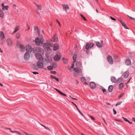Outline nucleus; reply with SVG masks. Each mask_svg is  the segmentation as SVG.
<instances>
[{
    "label": "nucleus",
    "instance_id": "f257e3e1",
    "mask_svg": "<svg viewBox=\"0 0 135 135\" xmlns=\"http://www.w3.org/2000/svg\"><path fill=\"white\" fill-rule=\"evenodd\" d=\"M43 41V39L41 37L39 38L38 37H37L35 38V42L36 45L38 46L39 45L41 44H42Z\"/></svg>",
    "mask_w": 135,
    "mask_h": 135
},
{
    "label": "nucleus",
    "instance_id": "f03ea898",
    "mask_svg": "<svg viewBox=\"0 0 135 135\" xmlns=\"http://www.w3.org/2000/svg\"><path fill=\"white\" fill-rule=\"evenodd\" d=\"M94 45V43L90 41L89 42L86 43L85 46V49L88 50L89 49L91 48Z\"/></svg>",
    "mask_w": 135,
    "mask_h": 135
},
{
    "label": "nucleus",
    "instance_id": "7ed1b4c3",
    "mask_svg": "<svg viewBox=\"0 0 135 135\" xmlns=\"http://www.w3.org/2000/svg\"><path fill=\"white\" fill-rule=\"evenodd\" d=\"M61 58V54L59 53L57 54L54 57V59L55 61H57Z\"/></svg>",
    "mask_w": 135,
    "mask_h": 135
},
{
    "label": "nucleus",
    "instance_id": "20e7f679",
    "mask_svg": "<svg viewBox=\"0 0 135 135\" xmlns=\"http://www.w3.org/2000/svg\"><path fill=\"white\" fill-rule=\"evenodd\" d=\"M37 67L40 68H42L44 66L43 62L41 60L38 61L36 64Z\"/></svg>",
    "mask_w": 135,
    "mask_h": 135
},
{
    "label": "nucleus",
    "instance_id": "39448f33",
    "mask_svg": "<svg viewBox=\"0 0 135 135\" xmlns=\"http://www.w3.org/2000/svg\"><path fill=\"white\" fill-rule=\"evenodd\" d=\"M35 56L36 58L38 60H41L42 59V57L41 55L39 53H36Z\"/></svg>",
    "mask_w": 135,
    "mask_h": 135
},
{
    "label": "nucleus",
    "instance_id": "423d86ee",
    "mask_svg": "<svg viewBox=\"0 0 135 135\" xmlns=\"http://www.w3.org/2000/svg\"><path fill=\"white\" fill-rule=\"evenodd\" d=\"M107 59L109 63L110 64H112L113 63V59L111 56L108 55L107 57Z\"/></svg>",
    "mask_w": 135,
    "mask_h": 135
},
{
    "label": "nucleus",
    "instance_id": "0eeeda50",
    "mask_svg": "<svg viewBox=\"0 0 135 135\" xmlns=\"http://www.w3.org/2000/svg\"><path fill=\"white\" fill-rule=\"evenodd\" d=\"M30 57L29 53L27 52L25 54L24 56V59L25 60H28Z\"/></svg>",
    "mask_w": 135,
    "mask_h": 135
},
{
    "label": "nucleus",
    "instance_id": "6e6552de",
    "mask_svg": "<svg viewBox=\"0 0 135 135\" xmlns=\"http://www.w3.org/2000/svg\"><path fill=\"white\" fill-rule=\"evenodd\" d=\"M110 79L111 81L114 83H116L118 81H119V80L120 79V78H119L117 80L115 78L114 76H111Z\"/></svg>",
    "mask_w": 135,
    "mask_h": 135
},
{
    "label": "nucleus",
    "instance_id": "1a4fd4ad",
    "mask_svg": "<svg viewBox=\"0 0 135 135\" xmlns=\"http://www.w3.org/2000/svg\"><path fill=\"white\" fill-rule=\"evenodd\" d=\"M26 50L27 52H31L32 51L31 47L29 45H27L26 46Z\"/></svg>",
    "mask_w": 135,
    "mask_h": 135
},
{
    "label": "nucleus",
    "instance_id": "9d476101",
    "mask_svg": "<svg viewBox=\"0 0 135 135\" xmlns=\"http://www.w3.org/2000/svg\"><path fill=\"white\" fill-rule=\"evenodd\" d=\"M103 42V41L102 40L100 41V42H96V45L98 47H101L102 46Z\"/></svg>",
    "mask_w": 135,
    "mask_h": 135
},
{
    "label": "nucleus",
    "instance_id": "9b49d317",
    "mask_svg": "<svg viewBox=\"0 0 135 135\" xmlns=\"http://www.w3.org/2000/svg\"><path fill=\"white\" fill-rule=\"evenodd\" d=\"M125 63L126 65L127 66H130L131 64V60L129 59H126Z\"/></svg>",
    "mask_w": 135,
    "mask_h": 135
},
{
    "label": "nucleus",
    "instance_id": "f8f14e48",
    "mask_svg": "<svg viewBox=\"0 0 135 135\" xmlns=\"http://www.w3.org/2000/svg\"><path fill=\"white\" fill-rule=\"evenodd\" d=\"M6 42L8 46H11L12 45V41L10 39H7L6 41Z\"/></svg>",
    "mask_w": 135,
    "mask_h": 135
},
{
    "label": "nucleus",
    "instance_id": "ddd939ff",
    "mask_svg": "<svg viewBox=\"0 0 135 135\" xmlns=\"http://www.w3.org/2000/svg\"><path fill=\"white\" fill-rule=\"evenodd\" d=\"M62 6L63 7V9L66 11L67 10L69 9V7L67 4H62Z\"/></svg>",
    "mask_w": 135,
    "mask_h": 135
},
{
    "label": "nucleus",
    "instance_id": "4468645a",
    "mask_svg": "<svg viewBox=\"0 0 135 135\" xmlns=\"http://www.w3.org/2000/svg\"><path fill=\"white\" fill-rule=\"evenodd\" d=\"M129 75V73L128 71H125L123 74L124 78H127Z\"/></svg>",
    "mask_w": 135,
    "mask_h": 135
},
{
    "label": "nucleus",
    "instance_id": "2eb2a0df",
    "mask_svg": "<svg viewBox=\"0 0 135 135\" xmlns=\"http://www.w3.org/2000/svg\"><path fill=\"white\" fill-rule=\"evenodd\" d=\"M71 103H72V104H73L74 105L76 108L77 109V110L79 111V113H80V114L82 116H83V117H84V115H83V114L80 111V110L78 108L77 105H76V104H75L74 102H72Z\"/></svg>",
    "mask_w": 135,
    "mask_h": 135
},
{
    "label": "nucleus",
    "instance_id": "dca6fc26",
    "mask_svg": "<svg viewBox=\"0 0 135 135\" xmlns=\"http://www.w3.org/2000/svg\"><path fill=\"white\" fill-rule=\"evenodd\" d=\"M42 49L40 47H37L36 48H33V52H35V51L37 52H40L41 51Z\"/></svg>",
    "mask_w": 135,
    "mask_h": 135
},
{
    "label": "nucleus",
    "instance_id": "f3484780",
    "mask_svg": "<svg viewBox=\"0 0 135 135\" xmlns=\"http://www.w3.org/2000/svg\"><path fill=\"white\" fill-rule=\"evenodd\" d=\"M90 85L91 89L94 88L96 86V84L95 83L93 82H91L90 84Z\"/></svg>",
    "mask_w": 135,
    "mask_h": 135
},
{
    "label": "nucleus",
    "instance_id": "a211bd4d",
    "mask_svg": "<svg viewBox=\"0 0 135 135\" xmlns=\"http://www.w3.org/2000/svg\"><path fill=\"white\" fill-rule=\"evenodd\" d=\"M59 48V46L58 44H55L53 47V50L54 51H56Z\"/></svg>",
    "mask_w": 135,
    "mask_h": 135
},
{
    "label": "nucleus",
    "instance_id": "6ab92c4d",
    "mask_svg": "<svg viewBox=\"0 0 135 135\" xmlns=\"http://www.w3.org/2000/svg\"><path fill=\"white\" fill-rule=\"evenodd\" d=\"M76 66L77 68H81L82 67V64L80 61H77L76 63Z\"/></svg>",
    "mask_w": 135,
    "mask_h": 135
},
{
    "label": "nucleus",
    "instance_id": "aec40b11",
    "mask_svg": "<svg viewBox=\"0 0 135 135\" xmlns=\"http://www.w3.org/2000/svg\"><path fill=\"white\" fill-rule=\"evenodd\" d=\"M78 68H74V70L75 72L78 73H81L82 71V70L81 69H78Z\"/></svg>",
    "mask_w": 135,
    "mask_h": 135
},
{
    "label": "nucleus",
    "instance_id": "412c9836",
    "mask_svg": "<svg viewBox=\"0 0 135 135\" xmlns=\"http://www.w3.org/2000/svg\"><path fill=\"white\" fill-rule=\"evenodd\" d=\"M34 3L36 6L37 9L39 10H41L42 9V7L40 5L38 4L36 2H34Z\"/></svg>",
    "mask_w": 135,
    "mask_h": 135
},
{
    "label": "nucleus",
    "instance_id": "4be33fe9",
    "mask_svg": "<svg viewBox=\"0 0 135 135\" xmlns=\"http://www.w3.org/2000/svg\"><path fill=\"white\" fill-rule=\"evenodd\" d=\"M4 38V36L3 32L2 31H0V38L3 40Z\"/></svg>",
    "mask_w": 135,
    "mask_h": 135
},
{
    "label": "nucleus",
    "instance_id": "5701e85b",
    "mask_svg": "<svg viewBox=\"0 0 135 135\" xmlns=\"http://www.w3.org/2000/svg\"><path fill=\"white\" fill-rule=\"evenodd\" d=\"M44 49L46 52L48 53H50L51 51V49L49 46L45 47Z\"/></svg>",
    "mask_w": 135,
    "mask_h": 135
},
{
    "label": "nucleus",
    "instance_id": "b1692460",
    "mask_svg": "<svg viewBox=\"0 0 135 135\" xmlns=\"http://www.w3.org/2000/svg\"><path fill=\"white\" fill-rule=\"evenodd\" d=\"M20 49L21 51L22 52L24 51L25 50V47L24 45H20Z\"/></svg>",
    "mask_w": 135,
    "mask_h": 135
},
{
    "label": "nucleus",
    "instance_id": "393cba45",
    "mask_svg": "<svg viewBox=\"0 0 135 135\" xmlns=\"http://www.w3.org/2000/svg\"><path fill=\"white\" fill-rule=\"evenodd\" d=\"M113 87L112 85H110L109 86L108 88V91L109 92H111L113 89Z\"/></svg>",
    "mask_w": 135,
    "mask_h": 135
},
{
    "label": "nucleus",
    "instance_id": "a878e982",
    "mask_svg": "<svg viewBox=\"0 0 135 135\" xmlns=\"http://www.w3.org/2000/svg\"><path fill=\"white\" fill-rule=\"evenodd\" d=\"M57 40V38L55 37V36H54L51 39V41L52 42H54L56 41Z\"/></svg>",
    "mask_w": 135,
    "mask_h": 135
},
{
    "label": "nucleus",
    "instance_id": "bb28decb",
    "mask_svg": "<svg viewBox=\"0 0 135 135\" xmlns=\"http://www.w3.org/2000/svg\"><path fill=\"white\" fill-rule=\"evenodd\" d=\"M50 77L52 79H55V80L57 81H59V78H56V76H53V75H50Z\"/></svg>",
    "mask_w": 135,
    "mask_h": 135
},
{
    "label": "nucleus",
    "instance_id": "cd10ccee",
    "mask_svg": "<svg viewBox=\"0 0 135 135\" xmlns=\"http://www.w3.org/2000/svg\"><path fill=\"white\" fill-rule=\"evenodd\" d=\"M122 26L124 27L125 29H128L127 27L126 24L123 22H121Z\"/></svg>",
    "mask_w": 135,
    "mask_h": 135
},
{
    "label": "nucleus",
    "instance_id": "c85d7f7f",
    "mask_svg": "<svg viewBox=\"0 0 135 135\" xmlns=\"http://www.w3.org/2000/svg\"><path fill=\"white\" fill-rule=\"evenodd\" d=\"M19 26H16L15 28V29L13 32V33H14L17 31L19 29Z\"/></svg>",
    "mask_w": 135,
    "mask_h": 135
},
{
    "label": "nucleus",
    "instance_id": "c756f323",
    "mask_svg": "<svg viewBox=\"0 0 135 135\" xmlns=\"http://www.w3.org/2000/svg\"><path fill=\"white\" fill-rule=\"evenodd\" d=\"M4 16V13L1 9H0V17H2Z\"/></svg>",
    "mask_w": 135,
    "mask_h": 135
},
{
    "label": "nucleus",
    "instance_id": "7c9ffc66",
    "mask_svg": "<svg viewBox=\"0 0 135 135\" xmlns=\"http://www.w3.org/2000/svg\"><path fill=\"white\" fill-rule=\"evenodd\" d=\"M41 60H42L41 61L43 62V64L46 63L48 62L47 60L45 59H43L42 58Z\"/></svg>",
    "mask_w": 135,
    "mask_h": 135
},
{
    "label": "nucleus",
    "instance_id": "2f4dec72",
    "mask_svg": "<svg viewBox=\"0 0 135 135\" xmlns=\"http://www.w3.org/2000/svg\"><path fill=\"white\" fill-rule=\"evenodd\" d=\"M124 86V84L122 83H120L119 85V89H121V88H123Z\"/></svg>",
    "mask_w": 135,
    "mask_h": 135
},
{
    "label": "nucleus",
    "instance_id": "473e14b6",
    "mask_svg": "<svg viewBox=\"0 0 135 135\" xmlns=\"http://www.w3.org/2000/svg\"><path fill=\"white\" fill-rule=\"evenodd\" d=\"M122 118L124 120L126 121H127L128 122L129 124H132V122H130L126 118H125L124 117H122Z\"/></svg>",
    "mask_w": 135,
    "mask_h": 135
},
{
    "label": "nucleus",
    "instance_id": "72a5a7b5",
    "mask_svg": "<svg viewBox=\"0 0 135 135\" xmlns=\"http://www.w3.org/2000/svg\"><path fill=\"white\" fill-rule=\"evenodd\" d=\"M76 55H74L73 56V58L74 60V62H75L76 61Z\"/></svg>",
    "mask_w": 135,
    "mask_h": 135
},
{
    "label": "nucleus",
    "instance_id": "f704fd0d",
    "mask_svg": "<svg viewBox=\"0 0 135 135\" xmlns=\"http://www.w3.org/2000/svg\"><path fill=\"white\" fill-rule=\"evenodd\" d=\"M8 6H4V7H3L2 10L3 11H4L5 10H7L8 9Z\"/></svg>",
    "mask_w": 135,
    "mask_h": 135
},
{
    "label": "nucleus",
    "instance_id": "c9c22d12",
    "mask_svg": "<svg viewBox=\"0 0 135 135\" xmlns=\"http://www.w3.org/2000/svg\"><path fill=\"white\" fill-rule=\"evenodd\" d=\"M62 60L64 63L66 64L67 63L68 60L67 59H65L64 58H63L62 59Z\"/></svg>",
    "mask_w": 135,
    "mask_h": 135
},
{
    "label": "nucleus",
    "instance_id": "e433bc0d",
    "mask_svg": "<svg viewBox=\"0 0 135 135\" xmlns=\"http://www.w3.org/2000/svg\"><path fill=\"white\" fill-rule=\"evenodd\" d=\"M47 68L49 70H52L53 69V67L51 66H48L47 67Z\"/></svg>",
    "mask_w": 135,
    "mask_h": 135
},
{
    "label": "nucleus",
    "instance_id": "4c0bfd02",
    "mask_svg": "<svg viewBox=\"0 0 135 135\" xmlns=\"http://www.w3.org/2000/svg\"><path fill=\"white\" fill-rule=\"evenodd\" d=\"M48 46L47 43H44L43 44V47L44 49H45V47H46Z\"/></svg>",
    "mask_w": 135,
    "mask_h": 135
},
{
    "label": "nucleus",
    "instance_id": "58836bf2",
    "mask_svg": "<svg viewBox=\"0 0 135 135\" xmlns=\"http://www.w3.org/2000/svg\"><path fill=\"white\" fill-rule=\"evenodd\" d=\"M52 65H53L52 66L53 67V68H57V65L55 63H53V64Z\"/></svg>",
    "mask_w": 135,
    "mask_h": 135
},
{
    "label": "nucleus",
    "instance_id": "ea45409f",
    "mask_svg": "<svg viewBox=\"0 0 135 135\" xmlns=\"http://www.w3.org/2000/svg\"><path fill=\"white\" fill-rule=\"evenodd\" d=\"M127 16L128 17H129L130 19L133 20L135 21V18H133L132 17H131V16H130L128 15Z\"/></svg>",
    "mask_w": 135,
    "mask_h": 135
},
{
    "label": "nucleus",
    "instance_id": "a19ab883",
    "mask_svg": "<svg viewBox=\"0 0 135 135\" xmlns=\"http://www.w3.org/2000/svg\"><path fill=\"white\" fill-rule=\"evenodd\" d=\"M54 89H55L57 91L58 93H59V94H60L61 93V91H60V90L57 89L56 88H55Z\"/></svg>",
    "mask_w": 135,
    "mask_h": 135
},
{
    "label": "nucleus",
    "instance_id": "79ce46f5",
    "mask_svg": "<svg viewBox=\"0 0 135 135\" xmlns=\"http://www.w3.org/2000/svg\"><path fill=\"white\" fill-rule=\"evenodd\" d=\"M122 102H118L117 103L115 104V106H117L118 105H120L122 103Z\"/></svg>",
    "mask_w": 135,
    "mask_h": 135
},
{
    "label": "nucleus",
    "instance_id": "37998d69",
    "mask_svg": "<svg viewBox=\"0 0 135 135\" xmlns=\"http://www.w3.org/2000/svg\"><path fill=\"white\" fill-rule=\"evenodd\" d=\"M27 27L28 28V29H25V31H27L28 30H29L30 29V27L29 26V25H28V24L27 23Z\"/></svg>",
    "mask_w": 135,
    "mask_h": 135
},
{
    "label": "nucleus",
    "instance_id": "c03bdc74",
    "mask_svg": "<svg viewBox=\"0 0 135 135\" xmlns=\"http://www.w3.org/2000/svg\"><path fill=\"white\" fill-rule=\"evenodd\" d=\"M80 16L82 17L83 18L84 20L85 21H86V19L84 17V16L82 15V14H80Z\"/></svg>",
    "mask_w": 135,
    "mask_h": 135
},
{
    "label": "nucleus",
    "instance_id": "a18cd8bd",
    "mask_svg": "<svg viewBox=\"0 0 135 135\" xmlns=\"http://www.w3.org/2000/svg\"><path fill=\"white\" fill-rule=\"evenodd\" d=\"M91 118V119L93 120H94L95 119V118L92 116L90 115L89 116Z\"/></svg>",
    "mask_w": 135,
    "mask_h": 135
},
{
    "label": "nucleus",
    "instance_id": "49530a36",
    "mask_svg": "<svg viewBox=\"0 0 135 135\" xmlns=\"http://www.w3.org/2000/svg\"><path fill=\"white\" fill-rule=\"evenodd\" d=\"M124 95V94L123 93H122L121 94H120L119 97V99L120 98H122Z\"/></svg>",
    "mask_w": 135,
    "mask_h": 135
},
{
    "label": "nucleus",
    "instance_id": "de8ad7c7",
    "mask_svg": "<svg viewBox=\"0 0 135 135\" xmlns=\"http://www.w3.org/2000/svg\"><path fill=\"white\" fill-rule=\"evenodd\" d=\"M113 112L114 114V115L116 114L117 113V112H116V111L113 108Z\"/></svg>",
    "mask_w": 135,
    "mask_h": 135
},
{
    "label": "nucleus",
    "instance_id": "09e8293b",
    "mask_svg": "<svg viewBox=\"0 0 135 135\" xmlns=\"http://www.w3.org/2000/svg\"><path fill=\"white\" fill-rule=\"evenodd\" d=\"M114 57L115 59H117L118 58V56L116 55H114Z\"/></svg>",
    "mask_w": 135,
    "mask_h": 135
},
{
    "label": "nucleus",
    "instance_id": "8fccbe9b",
    "mask_svg": "<svg viewBox=\"0 0 135 135\" xmlns=\"http://www.w3.org/2000/svg\"><path fill=\"white\" fill-rule=\"evenodd\" d=\"M56 21L57 23L59 24V26L61 27V24H60V22L58 21V20L57 19L56 20Z\"/></svg>",
    "mask_w": 135,
    "mask_h": 135
},
{
    "label": "nucleus",
    "instance_id": "3c124183",
    "mask_svg": "<svg viewBox=\"0 0 135 135\" xmlns=\"http://www.w3.org/2000/svg\"><path fill=\"white\" fill-rule=\"evenodd\" d=\"M60 94L65 97H66L67 96L65 94L62 93V92H61Z\"/></svg>",
    "mask_w": 135,
    "mask_h": 135
},
{
    "label": "nucleus",
    "instance_id": "603ef678",
    "mask_svg": "<svg viewBox=\"0 0 135 135\" xmlns=\"http://www.w3.org/2000/svg\"><path fill=\"white\" fill-rule=\"evenodd\" d=\"M110 18L111 19L113 20H114V21H115L116 20V19L114 18H113V17H111V16H110Z\"/></svg>",
    "mask_w": 135,
    "mask_h": 135
},
{
    "label": "nucleus",
    "instance_id": "864d4df0",
    "mask_svg": "<svg viewBox=\"0 0 135 135\" xmlns=\"http://www.w3.org/2000/svg\"><path fill=\"white\" fill-rule=\"evenodd\" d=\"M34 30H38V27H37V26L34 27Z\"/></svg>",
    "mask_w": 135,
    "mask_h": 135
},
{
    "label": "nucleus",
    "instance_id": "5fc2aeb1",
    "mask_svg": "<svg viewBox=\"0 0 135 135\" xmlns=\"http://www.w3.org/2000/svg\"><path fill=\"white\" fill-rule=\"evenodd\" d=\"M81 79L82 81H84L85 80V78L84 77H82L81 78Z\"/></svg>",
    "mask_w": 135,
    "mask_h": 135
},
{
    "label": "nucleus",
    "instance_id": "6e6d98bb",
    "mask_svg": "<svg viewBox=\"0 0 135 135\" xmlns=\"http://www.w3.org/2000/svg\"><path fill=\"white\" fill-rule=\"evenodd\" d=\"M32 73L35 75L37 74H38V73L37 72H33Z\"/></svg>",
    "mask_w": 135,
    "mask_h": 135
},
{
    "label": "nucleus",
    "instance_id": "4d7b16f0",
    "mask_svg": "<svg viewBox=\"0 0 135 135\" xmlns=\"http://www.w3.org/2000/svg\"><path fill=\"white\" fill-rule=\"evenodd\" d=\"M43 127L45 128V129H47V130H49V128L46 127V126H43Z\"/></svg>",
    "mask_w": 135,
    "mask_h": 135
},
{
    "label": "nucleus",
    "instance_id": "13d9d810",
    "mask_svg": "<svg viewBox=\"0 0 135 135\" xmlns=\"http://www.w3.org/2000/svg\"><path fill=\"white\" fill-rule=\"evenodd\" d=\"M49 45L50 47H52L53 46L54 44L52 43H51L49 44Z\"/></svg>",
    "mask_w": 135,
    "mask_h": 135
},
{
    "label": "nucleus",
    "instance_id": "bf43d9fd",
    "mask_svg": "<svg viewBox=\"0 0 135 135\" xmlns=\"http://www.w3.org/2000/svg\"><path fill=\"white\" fill-rule=\"evenodd\" d=\"M51 73L54 74H56V72L55 71H52L51 72Z\"/></svg>",
    "mask_w": 135,
    "mask_h": 135
},
{
    "label": "nucleus",
    "instance_id": "052dcab7",
    "mask_svg": "<svg viewBox=\"0 0 135 135\" xmlns=\"http://www.w3.org/2000/svg\"><path fill=\"white\" fill-rule=\"evenodd\" d=\"M74 66V63H73L71 65V69H73V68Z\"/></svg>",
    "mask_w": 135,
    "mask_h": 135
},
{
    "label": "nucleus",
    "instance_id": "680f3d73",
    "mask_svg": "<svg viewBox=\"0 0 135 135\" xmlns=\"http://www.w3.org/2000/svg\"><path fill=\"white\" fill-rule=\"evenodd\" d=\"M102 90L103 93H104L106 91V89L104 88H103L102 89Z\"/></svg>",
    "mask_w": 135,
    "mask_h": 135
},
{
    "label": "nucleus",
    "instance_id": "e2e57ef3",
    "mask_svg": "<svg viewBox=\"0 0 135 135\" xmlns=\"http://www.w3.org/2000/svg\"><path fill=\"white\" fill-rule=\"evenodd\" d=\"M11 132L12 133H16V132H18V131H12L11 130Z\"/></svg>",
    "mask_w": 135,
    "mask_h": 135
},
{
    "label": "nucleus",
    "instance_id": "0e129e2a",
    "mask_svg": "<svg viewBox=\"0 0 135 135\" xmlns=\"http://www.w3.org/2000/svg\"><path fill=\"white\" fill-rule=\"evenodd\" d=\"M132 121H134L135 122V119L133 117H132Z\"/></svg>",
    "mask_w": 135,
    "mask_h": 135
},
{
    "label": "nucleus",
    "instance_id": "69168bd1",
    "mask_svg": "<svg viewBox=\"0 0 135 135\" xmlns=\"http://www.w3.org/2000/svg\"><path fill=\"white\" fill-rule=\"evenodd\" d=\"M47 44L49 45L51 43V42L49 41H47Z\"/></svg>",
    "mask_w": 135,
    "mask_h": 135
},
{
    "label": "nucleus",
    "instance_id": "338daca9",
    "mask_svg": "<svg viewBox=\"0 0 135 135\" xmlns=\"http://www.w3.org/2000/svg\"><path fill=\"white\" fill-rule=\"evenodd\" d=\"M0 52H1V53H2L3 52V51L0 48Z\"/></svg>",
    "mask_w": 135,
    "mask_h": 135
},
{
    "label": "nucleus",
    "instance_id": "774afa93",
    "mask_svg": "<svg viewBox=\"0 0 135 135\" xmlns=\"http://www.w3.org/2000/svg\"><path fill=\"white\" fill-rule=\"evenodd\" d=\"M3 85L1 84V83H0V86H3Z\"/></svg>",
    "mask_w": 135,
    "mask_h": 135
}]
</instances>
